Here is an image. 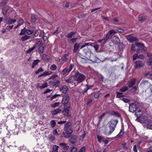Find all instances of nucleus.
<instances>
[{"instance_id": "1", "label": "nucleus", "mask_w": 152, "mask_h": 152, "mask_svg": "<svg viewBox=\"0 0 152 152\" xmlns=\"http://www.w3.org/2000/svg\"><path fill=\"white\" fill-rule=\"evenodd\" d=\"M73 77L75 81H76L77 83H79L84 80L86 77L83 74L78 72L75 74Z\"/></svg>"}, {"instance_id": "2", "label": "nucleus", "mask_w": 152, "mask_h": 152, "mask_svg": "<svg viewBox=\"0 0 152 152\" xmlns=\"http://www.w3.org/2000/svg\"><path fill=\"white\" fill-rule=\"evenodd\" d=\"M118 123V121L117 119L111 120L109 122L110 129H112L113 131Z\"/></svg>"}, {"instance_id": "3", "label": "nucleus", "mask_w": 152, "mask_h": 152, "mask_svg": "<svg viewBox=\"0 0 152 152\" xmlns=\"http://www.w3.org/2000/svg\"><path fill=\"white\" fill-rule=\"evenodd\" d=\"M117 32L114 29H112L109 31L107 33L105 34V37L104 39L105 40L104 43L106 42L107 40L110 39L112 37V35L116 34Z\"/></svg>"}, {"instance_id": "4", "label": "nucleus", "mask_w": 152, "mask_h": 152, "mask_svg": "<svg viewBox=\"0 0 152 152\" xmlns=\"http://www.w3.org/2000/svg\"><path fill=\"white\" fill-rule=\"evenodd\" d=\"M63 98L62 100V103L65 106L67 104L70 99V97L68 95L66 94L62 96Z\"/></svg>"}, {"instance_id": "5", "label": "nucleus", "mask_w": 152, "mask_h": 152, "mask_svg": "<svg viewBox=\"0 0 152 152\" xmlns=\"http://www.w3.org/2000/svg\"><path fill=\"white\" fill-rule=\"evenodd\" d=\"M134 62V67L136 69L140 68L145 65L144 63L140 61H135Z\"/></svg>"}, {"instance_id": "6", "label": "nucleus", "mask_w": 152, "mask_h": 152, "mask_svg": "<svg viewBox=\"0 0 152 152\" xmlns=\"http://www.w3.org/2000/svg\"><path fill=\"white\" fill-rule=\"evenodd\" d=\"M126 38L127 40L132 42L138 40L137 38L134 36H131L130 35H127L126 36Z\"/></svg>"}, {"instance_id": "7", "label": "nucleus", "mask_w": 152, "mask_h": 152, "mask_svg": "<svg viewBox=\"0 0 152 152\" xmlns=\"http://www.w3.org/2000/svg\"><path fill=\"white\" fill-rule=\"evenodd\" d=\"M69 109V106H64V109L62 112V114L65 116H68Z\"/></svg>"}, {"instance_id": "8", "label": "nucleus", "mask_w": 152, "mask_h": 152, "mask_svg": "<svg viewBox=\"0 0 152 152\" xmlns=\"http://www.w3.org/2000/svg\"><path fill=\"white\" fill-rule=\"evenodd\" d=\"M137 109V106L134 103H132L130 105L129 107V111L132 113H134L135 112Z\"/></svg>"}, {"instance_id": "9", "label": "nucleus", "mask_w": 152, "mask_h": 152, "mask_svg": "<svg viewBox=\"0 0 152 152\" xmlns=\"http://www.w3.org/2000/svg\"><path fill=\"white\" fill-rule=\"evenodd\" d=\"M136 79L135 78L131 79L130 81L127 83L129 88H132L135 84Z\"/></svg>"}, {"instance_id": "10", "label": "nucleus", "mask_w": 152, "mask_h": 152, "mask_svg": "<svg viewBox=\"0 0 152 152\" xmlns=\"http://www.w3.org/2000/svg\"><path fill=\"white\" fill-rule=\"evenodd\" d=\"M113 42L115 45H118L120 42V40L118 36L115 35L113 37Z\"/></svg>"}, {"instance_id": "11", "label": "nucleus", "mask_w": 152, "mask_h": 152, "mask_svg": "<svg viewBox=\"0 0 152 152\" xmlns=\"http://www.w3.org/2000/svg\"><path fill=\"white\" fill-rule=\"evenodd\" d=\"M136 45L140 49H141L143 51H145L147 50V48L145 47L144 44L140 42L137 43Z\"/></svg>"}, {"instance_id": "12", "label": "nucleus", "mask_w": 152, "mask_h": 152, "mask_svg": "<svg viewBox=\"0 0 152 152\" xmlns=\"http://www.w3.org/2000/svg\"><path fill=\"white\" fill-rule=\"evenodd\" d=\"M90 45H91L90 43H85L84 44V45L82 46L81 47V49H82L86 47V46H87L86 48H85L83 49L84 52L85 53H86L87 52L89 51V49L88 48L87 46Z\"/></svg>"}, {"instance_id": "13", "label": "nucleus", "mask_w": 152, "mask_h": 152, "mask_svg": "<svg viewBox=\"0 0 152 152\" xmlns=\"http://www.w3.org/2000/svg\"><path fill=\"white\" fill-rule=\"evenodd\" d=\"M41 41H39L37 43V44L39 45V53H42L43 52L44 48L42 44H41Z\"/></svg>"}, {"instance_id": "14", "label": "nucleus", "mask_w": 152, "mask_h": 152, "mask_svg": "<svg viewBox=\"0 0 152 152\" xmlns=\"http://www.w3.org/2000/svg\"><path fill=\"white\" fill-rule=\"evenodd\" d=\"M61 110L60 109L58 108L52 111H51V113L53 115H55L61 113Z\"/></svg>"}, {"instance_id": "15", "label": "nucleus", "mask_w": 152, "mask_h": 152, "mask_svg": "<svg viewBox=\"0 0 152 152\" xmlns=\"http://www.w3.org/2000/svg\"><path fill=\"white\" fill-rule=\"evenodd\" d=\"M114 131L111 129H110V130L105 129L104 131V134L107 136H109Z\"/></svg>"}, {"instance_id": "16", "label": "nucleus", "mask_w": 152, "mask_h": 152, "mask_svg": "<svg viewBox=\"0 0 152 152\" xmlns=\"http://www.w3.org/2000/svg\"><path fill=\"white\" fill-rule=\"evenodd\" d=\"M68 90V88L66 86L61 87L60 89V91L64 94H65Z\"/></svg>"}, {"instance_id": "17", "label": "nucleus", "mask_w": 152, "mask_h": 152, "mask_svg": "<svg viewBox=\"0 0 152 152\" xmlns=\"http://www.w3.org/2000/svg\"><path fill=\"white\" fill-rule=\"evenodd\" d=\"M59 145L60 146L62 147L63 148L64 150H67L69 148V146H68L67 144H66L65 143H61Z\"/></svg>"}, {"instance_id": "18", "label": "nucleus", "mask_w": 152, "mask_h": 152, "mask_svg": "<svg viewBox=\"0 0 152 152\" xmlns=\"http://www.w3.org/2000/svg\"><path fill=\"white\" fill-rule=\"evenodd\" d=\"M77 137V136H73L69 139V141L72 143H74L76 142V140Z\"/></svg>"}, {"instance_id": "19", "label": "nucleus", "mask_w": 152, "mask_h": 152, "mask_svg": "<svg viewBox=\"0 0 152 152\" xmlns=\"http://www.w3.org/2000/svg\"><path fill=\"white\" fill-rule=\"evenodd\" d=\"M69 55V53L64 54L61 58V60L63 61H66L69 58L67 57Z\"/></svg>"}, {"instance_id": "20", "label": "nucleus", "mask_w": 152, "mask_h": 152, "mask_svg": "<svg viewBox=\"0 0 152 152\" xmlns=\"http://www.w3.org/2000/svg\"><path fill=\"white\" fill-rule=\"evenodd\" d=\"M39 61H40L39 59L34 60L32 63L31 68H34L37 65Z\"/></svg>"}, {"instance_id": "21", "label": "nucleus", "mask_w": 152, "mask_h": 152, "mask_svg": "<svg viewBox=\"0 0 152 152\" xmlns=\"http://www.w3.org/2000/svg\"><path fill=\"white\" fill-rule=\"evenodd\" d=\"M80 44L79 43H76L74 45V49L73 52L75 53L76 52L77 50H78Z\"/></svg>"}, {"instance_id": "22", "label": "nucleus", "mask_w": 152, "mask_h": 152, "mask_svg": "<svg viewBox=\"0 0 152 152\" xmlns=\"http://www.w3.org/2000/svg\"><path fill=\"white\" fill-rule=\"evenodd\" d=\"M30 37V36L25 35L22 37L21 40L23 41H24L28 39Z\"/></svg>"}, {"instance_id": "23", "label": "nucleus", "mask_w": 152, "mask_h": 152, "mask_svg": "<svg viewBox=\"0 0 152 152\" xmlns=\"http://www.w3.org/2000/svg\"><path fill=\"white\" fill-rule=\"evenodd\" d=\"M128 89V88L127 86H124L122 87L120 90V91L121 92H124L127 91Z\"/></svg>"}, {"instance_id": "24", "label": "nucleus", "mask_w": 152, "mask_h": 152, "mask_svg": "<svg viewBox=\"0 0 152 152\" xmlns=\"http://www.w3.org/2000/svg\"><path fill=\"white\" fill-rule=\"evenodd\" d=\"M147 126L149 129H152V121H149L148 122Z\"/></svg>"}, {"instance_id": "25", "label": "nucleus", "mask_w": 152, "mask_h": 152, "mask_svg": "<svg viewBox=\"0 0 152 152\" xmlns=\"http://www.w3.org/2000/svg\"><path fill=\"white\" fill-rule=\"evenodd\" d=\"M124 134V131L123 130H121L120 132L115 137V138H118L122 136Z\"/></svg>"}, {"instance_id": "26", "label": "nucleus", "mask_w": 152, "mask_h": 152, "mask_svg": "<svg viewBox=\"0 0 152 152\" xmlns=\"http://www.w3.org/2000/svg\"><path fill=\"white\" fill-rule=\"evenodd\" d=\"M66 132L68 134H71L73 132V131L71 128L66 129Z\"/></svg>"}, {"instance_id": "27", "label": "nucleus", "mask_w": 152, "mask_h": 152, "mask_svg": "<svg viewBox=\"0 0 152 152\" xmlns=\"http://www.w3.org/2000/svg\"><path fill=\"white\" fill-rule=\"evenodd\" d=\"M60 103L59 102H55L51 104V107L53 108H55L57 107L60 105Z\"/></svg>"}, {"instance_id": "28", "label": "nucleus", "mask_w": 152, "mask_h": 152, "mask_svg": "<svg viewBox=\"0 0 152 152\" xmlns=\"http://www.w3.org/2000/svg\"><path fill=\"white\" fill-rule=\"evenodd\" d=\"M122 92H116L117 95L116 96V97L117 98H121V97H122L123 96L122 95L123 93Z\"/></svg>"}, {"instance_id": "29", "label": "nucleus", "mask_w": 152, "mask_h": 152, "mask_svg": "<svg viewBox=\"0 0 152 152\" xmlns=\"http://www.w3.org/2000/svg\"><path fill=\"white\" fill-rule=\"evenodd\" d=\"M27 29L24 28L23 29L21 30V32L20 33V35H23L25 34L26 32Z\"/></svg>"}, {"instance_id": "30", "label": "nucleus", "mask_w": 152, "mask_h": 152, "mask_svg": "<svg viewBox=\"0 0 152 152\" xmlns=\"http://www.w3.org/2000/svg\"><path fill=\"white\" fill-rule=\"evenodd\" d=\"M147 64L149 66L152 65V57L149 58L147 60Z\"/></svg>"}, {"instance_id": "31", "label": "nucleus", "mask_w": 152, "mask_h": 152, "mask_svg": "<svg viewBox=\"0 0 152 152\" xmlns=\"http://www.w3.org/2000/svg\"><path fill=\"white\" fill-rule=\"evenodd\" d=\"M60 81L59 80H58L56 82H54L53 83V85L55 87H57L59 84Z\"/></svg>"}, {"instance_id": "32", "label": "nucleus", "mask_w": 152, "mask_h": 152, "mask_svg": "<svg viewBox=\"0 0 152 152\" xmlns=\"http://www.w3.org/2000/svg\"><path fill=\"white\" fill-rule=\"evenodd\" d=\"M67 72H68V67H67L63 70L61 72V74L63 75H65Z\"/></svg>"}, {"instance_id": "33", "label": "nucleus", "mask_w": 152, "mask_h": 152, "mask_svg": "<svg viewBox=\"0 0 152 152\" xmlns=\"http://www.w3.org/2000/svg\"><path fill=\"white\" fill-rule=\"evenodd\" d=\"M36 48V46L34 45L33 46L29 49L27 51V53H30L33 50H34Z\"/></svg>"}, {"instance_id": "34", "label": "nucleus", "mask_w": 152, "mask_h": 152, "mask_svg": "<svg viewBox=\"0 0 152 152\" xmlns=\"http://www.w3.org/2000/svg\"><path fill=\"white\" fill-rule=\"evenodd\" d=\"M48 86V84L47 83H45L43 84L42 86H40L39 87L41 89L47 87Z\"/></svg>"}, {"instance_id": "35", "label": "nucleus", "mask_w": 152, "mask_h": 152, "mask_svg": "<svg viewBox=\"0 0 152 152\" xmlns=\"http://www.w3.org/2000/svg\"><path fill=\"white\" fill-rule=\"evenodd\" d=\"M59 148V147L56 145H53V150L55 151V152H56L58 151V148Z\"/></svg>"}, {"instance_id": "36", "label": "nucleus", "mask_w": 152, "mask_h": 152, "mask_svg": "<svg viewBox=\"0 0 152 152\" xmlns=\"http://www.w3.org/2000/svg\"><path fill=\"white\" fill-rule=\"evenodd\" d=\"M16 20L15 19H9L8 20V23L9 24H11L12 23L16 22Z\"/></svg>"}, {"instance_id": "37", "label": "nucleus", "mask_w": 152, "mask_h": 152, "mask_svg": "<svg viewBox=\"0 0 152 152\" xmlns=\"http://www.w3.org/2000/svg\"><path fill=\"white\" fill-rule=\"evenodd\" d=\"M97 139L98 142L99 143H101V141L103 139H104V138L101 136H97Z\"/></svg>"}, {"instance_id": "38", "label": "nucleus", "mask_w": 152, "mask_h": 152, "mask_svg": "<svg viewBox=\"0 0 152 152\" xmlns=\"http://www.w3.org/2000/svg\"><path fill=\"white\" fill-rule=\"evenodd\" d=\"M133 60L134 61L138 58V55L137 53L134 54L132 56Z\"/></svg>"}, {"instance_id": "39", "label": "nucleus", "mask_w": 152, "mask_h": 152, "mask_svg": "<svg viewBox=\"0 0 152 152\" xmlns=\"http://www.w3.org/2000/svg\"><path fill=\"white\" fill-rule=\"evenodd\" d=\"M50 124L51 125V126L52 127H54L56 124V123L55 120H52L50 121Z\"/></svg>"}, {"instance_id": "40", "label": "nucleus", "mask_w": 152, "mask_h": 152, "mask_svg": "<svg viewBox=\"0 0 152 152\" xmlns=\"http://www.w3.org/2000/svg\"><path fill=\"white\" fill-rule=\"evenodd\" d=\"M34 31L29 29H27L26 31V34L28 35H30Z\"/></svg>"}, {"instance_id": "41", "label": "nucleus", "mask_w": 152, "mask_h": 152, "mask_svg": "<svg viewBox=\"0 0 152 152\" xmlns=\"http://www.w3.org/2000/svg\"><path fill=\"white\" fill-rule=\"evenodd\" d=\"M146 18V16L140 17L138 18V20L142 22Z\"/></svg>"}, {"instance_id": "42", "label": "nucleus", "mask_w": 152, "mask_h": 152, "mask_svg": "<svg viewBox=\"0 0 152 152\" xmlns=\"http://www.w3.org/2000/svg\"><path fill=\"white\" fill-rule=\"evenodd\" d=\"M57 68L55 64H53L50 67V69L52 70H55Z\"/></svg>"}, {"instance_id": "43", "label": "nucleus", "mask_w": 152, "mask_h": 152, "mask_svg": "<svg viewBox=\"0 0 152 152\" xmlns=\"http://www.w3.org/2000/svg\"><path fill=\"white\" fill-rule=\"evenodd\" d=\"M73 64H70L69 67V68H68V73H69L72 69V68L73 67Z\"/></svg>"}, {"instance_id": "44", "label": "nucleus", "mask_w": 152, "mask_h": 152, "mask_svg": "<svg viewBox=\"0 0 152 152\" xmlns=\"http://www.w3.org/2000/svg\"><path fill=\"white\" fill-rule=\"evenodd\" d=\"M72 125V124L71 122H69L66 123L65 126V127L66 129L67 128H69V127L71 126Z\"/></svg>"}, {"instance_id": "45", "label": "nucleus", "mask_w": 152, "mask_h": 152, "mask_svg": "<svg viewBox=\"0 0 152 152\" xmlns=\"http://www.w3.org/2000/svg\"><path fill=\"white\" fill-rule=\"evenodd\" d=\"M74 34V32H71L67 34V37L68 38H71L72 37Z\"/></svg>"}, {"instance_id": "46", "label": "nucleus", "mask_w": 152, "mask_h": 152, "mask_svg": "<svg viewBox=\"0 0 152 152\" xmlns=\"http://www.w3.org/2000/svg\"><path fill=\"white\" fill-rule=\"evenodd\" d=\"M76 38L72 39L69 41V42L70 43H74L76 41Z\"/></svg>"}, {"instance_id": "47", "label": "nucleus", "mask_w": 152, "mask_h": 152, "mask_svg": "<svg viewBox=\"0 0 152 152\" xmlns=\"http://www.w3.org/2000/svg\"><path fill=\"white\" fill-rule=\"evenodd\" d=\"M60 96V95L59 94H55L53 96H52V97H51L50 99L51 100H52L53 99H55L56 98L57 96Z\"/></svg>"}, {"instance_id": "48", "label": "nucleus", "mask_w": 152, "mask_h": 152, "mask_svg": "<svg viewBox=\"0 0 152 152\" xmlns=\"http://www.w3.org/2000/svg\"><path fill=\"white\" fill-rule=\"evenodd\" d=\"M86 148L84 146L82 147L78 152H85Z\"/></svg>"}, {"instance_id": "49", "label": "nucleus", "mask_w": 152, "mask_h": 152, "mask_svg": "<svg viewBox=\"0 0 152 152\" xmlns=\"http://www.w3.org/2000/svg\"><path fill=\"white\" fill-rule=\"evenodd\" d=\"M58 77V75H57V74H55V75H53L52 76H51L49 78V79L50 80L54 79L56 77Z\"/></svg>"}, {"instance_id": "50", "label": "nucleus", "mask_w": 152, "mask_h": 152, "mask_svg": "<svg viewBox=\"0 0 152 152\" xmlns=\"http://www.w3.org/2000/svg\"><path fill=\"white\" fill-rule=\"evenodd\" d=\"M44 71V70L41 68H40L39 69L37 70L35 72V73L36 74H38L39 72H42Z\"/></svg>"}, {"instance_id": "51", "label": "nucleus", "mask_w": 152, "mask_h": 152, "mask_svg": "<svg viewBox=\"0 0 152 152\" xmlns=\"http://www.w3.org/2000/svg\"><path fill=\"white\" fill-rule=\"evenodd\" d=\"M23 23V20L21 19H20L19 20L18 24L19 26H20Z\"/></svg>"}, {"instance_id": "52", "label": "nucleus", "mask_w": 152, "mask_h": 152, "mask_svg": "<svg viewBox=\"0 0 152 152\" xmlns=\"http://www.w3.org/2000/svg\"><path fill=\"white\" fill-rule=\"evenodd\" d=\"M99 78L101 81L103 82L104 81V77L102 75H99Z\"/></svg>"}, {"instance_id": "53", "label": "nucleus", "mask_w": 152, "mask_h": 152, "mask_svg": "<svg viewBox=\"0 0 152 152\" xmlns=\"http://www.w3.org/2000/svg\"><path fill=\"white\" fill-rule=\"evenodd\" d=\"M50 73L49 72H45L43 73L42 75L43 76L45 77L46 76L50 75Z\"/></svg>"}, {"instance_id": "54", "label": "nucleus", "mask_w": 152, "mask_h": 152, "mask_svg": "<svg viewBox=\"0 0 152 152\" xmlns=\"http://www.w3.org/2000/svg\"><path fill=\"white\" fill-rule=\"evenodd\" d=\"M122 100L125 103H128L130 102V100L126 99V98H123L122 99Z\"/></svg>"}, {"instance_id": "55", "label": "nucleus", "mask_w": 152, "mask_h": 152, "mask_svg": "<svg viewBox=\"0 0 152 152\" xmlns=\"http://www.w3.org/2000/svg\"><path fill=\"white\" fill-rule=\"evenodd\" d=\"M106 113H104L102 114L99 117V120H101L102 118L105 115Z\"/></svg>"}, {"instance_id": "56", "label": "nucleus", "mask_w": 152, "mask_h": 152, "mask_svg": "<svg viewBox=\"0 0 152 152\" xmlns=\"http://www.w3.org/2000/svg\"><path fill=\"white\" fill-rule=\"evenodd\" d=\"M117 31L118 32L123 33L124 32V31L122 28H118V29H117Z\"/></svg>"}, {"instance_id": "57", "label": "nucleus", "mask_w": 152, "mask_h": 152, "mask_svg": "<svg viewBox=\"0 0 152 152\" xmlns=\"http://www.w3.org/2000/svg\"><path fill=\"white\" fill-rule=\"evenodd\" d=\"M99 96V95L98 93H96L94 94V97L96 99L98 98Z\"/></svg>"}, {"instance_id": "58", "label": "nucleus", "mask_w": 152, "mask_h": 152, "mask_svg": "<svg viewBox=\"0 0 152 152\" xmlns=\"http://www.w3.org/2000/svg\"><path fill=\"white\" fill-rule=\"evenodd\" d=\"M93 47L95 48V50H97L98 49L99 45L98 44H95L94 45Z\"/></svg>"}, {"instance_id": "59", "label": "nucleus", "mask_w": 152, "mask_h": 152, "mask_svg": "<svg viewBox=\"0 0 152 152\" xmlns=\"http://www.w3.org/2000/svg\"><path fill=\"white\" fill-rule=\"evenodd\" d=\"M55 139V137L53 136H51L49 138V140L50 141H52L54 140Z\"/></svg>"}, {"instance_id": "60", "label": "nucleus", "mask_w": 152, "mask_h": 152, "mask_svg": "<svg viewBox=\"0 0 152 152\" xmlns=\"http://www.w3.org/2000/svg\"><path fill=\"white\" fill-rule=\"evenodd\" d=\"M39 34V32L38 30H36L34 34V36L35 37H37Z\"/></svg>"}, {"instance_id": "61", "label": "nucleus", "mask_w": 152, "mask_h": 152, "mask_svg": "<svg viewBox=\"0 0 152 152\" xmlns=\"http://www.w3.org/2000/svg\"><path fill=\"white\" fill-rule=\"evenodd\" d=\"M7 11V10L5 9V8L2 10V12L3 14L5 15L6 14Z\"/></svg>"}, {"instance_id": "62", "label": "nucleus", "mask_w": 152, "mask_h": 152, "mask_svg": "<svg viewBox=\"0 0 152 152\" xmlns=\"http://www.w3.org/2000/svg\"><path fill=\"white\" fill-rule=\"evenodd\" d=\"M102 142L104 143V144L107 145L108 144L109 141L106 140H103Z\"/></svg>"}, {"instance_id": "63", "label": "nucleus", "mask_w": 152, "mask_h": 152, "mask_svg": "<svg viewBox=\"0 0 152 152\" xmlns=\"http://www.w3.org/2000/svg\"><path fill=\"white\" fill-rule=\"evenodd\" d=\"M77 148H73L71 150V152H76Z\"/></svg>"}, {"instance_id": "64", "label": "nucleus", "mask_w": 152, "mask_h": 152, "mask_svg": "<svg viewBox=\"0 0 152 152\" xmlns=\"http://www.w3.org/2000/svg\"><path fill=\"white\" fill-rule=\"evenodd\" d=\"M146 54L147 56L150 58L152 57V53H147Z\"/></svg>"}]
</instances>
